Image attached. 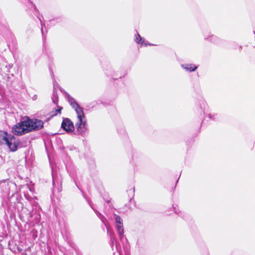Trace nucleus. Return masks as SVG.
<instances>
[{
  "label": "nucleus",
  "mask_w": 255,
  "mask_h": 255,
  "mask_svg": "<svg viewBox=\"0 0 255 255\" xmlns=\"http://www.w3.org/2000/svg\"><path fill=\"white\" fill-rule=\"evenodd\" d=\"M115 216L116 222L117 224V225L123 224L122 220L121 217L119 215H117L116 214L115 215Z\"/></svg>",
  "instance_id": "obj_10"
},
{
  "label": "nucleus",
  "mask_w": 255,
  "mask_h": 255,
  "mask_svg": "<svg viewBox=\"0 0 255 255\" xmlns=\"http://www.w3.org/2000/svg\"><path fill=\"white\" fill-rule=\"evenodd\" d=\"M61 128L67 132H72L75 129L73 122L68 118L63 119Z\"/></svg>",
  "instance_id": "obj_5"
},
{
  "label": "nucleus",
  "mask_w": 255,
  "mask_h": 255,
  "mask_svg": "<svg viewBox=\"0 0 255 255\" xmlns=\"http://www.w3.org/2000/svg\"><path fill=\"white\" fill-rule=\"evenodd\" d=\"M0 142L7 145L10 150L13 152L17 150L20 144L19 140L13 135L3 130H0Z\"/></svg>",
  "instance_id": "obj_1"
},
{
  "label": "nucleus",
  "mask_w": 255,
  "mask_h": 255,
  "mask_svg": "<svg viewBox=\"0 0 255 255\" xmlns=\"http://www.w3.org/2000/svg\"><path fill=\"white\" fill-rule=\"evenodd\" d=\"M78 121L76 123V127L79 133L82 134L87 130L86 121L84 120L85 116L82 108L76 109Z\"/></svg>",
  "instance_id": "obj_2"
},
{
  "label": "nucleus",
  "mask_w": 255,
  "mask_h": 255,
  "mask_svg": "<svg viewBox=\"0 0 255 255\" xmlns=\"http://www.w3.org/2000/svg\"><path fill=\"white\" fill-rule=\"evenodd\" d=\"M72 106L73 108H75V110L76 111V109H78L79 108H81L79 107V105L77 104V103L75 102L71 103Z\"/></svg>",
  "instance_id": "obj_11"
},
{
  "label": "nucleus",
  "mask_w": 255,
  "mask_h": 255,
  "mask_svg": "<svg viewBox=\"0 0 255 255\" xmlns=\"http://www.w3.org/2000/svg\"><path fill=\"white\" fill-rule=\"evenodd\" d=\"M62 109H63V108L62 107L57 106V109H53L50 112V116L52 117L56 116L58 114H61V110Z\"/></svg>",
  "instance_id": "obj_6"
},
{
  "label": "nucleus",
  "mask_w": 255,
  "mask_h": 255,
  "mask_svg": "<svg viewBox=\"0 0 255 255\" xmlns=\"http://www.w3.org/2000/svg\"><path fill=\"white\" fill-rule=\"evenodd\" d=\"M117 229L119 235L122 236L124 232L123 224H118L117 225Z\"/></svg>",
  "instance_id": "obj_8"
},
{
  "label": "nucleus",
  "mask_w": 255,
  "mask_h": 255,
  "mask_svg": "<svg viewBox=\"0 0 255 255\" xmlns=\"http://www.w3.org/2000/svg\"><path fill=\"white\" fill-rule=\"evenodd\" d=\"M184 68L187 71H188L189 72H192L195 71L197 69V67L194 65V64H186L184 66Z\"/></svg>",
  "instance_id": "obj_7"
},
{
  "label": "nucleus",
  "mask_w": 255,
  "mask_h": 255,
  "mask_svg": "<svg viewBox=\"0 0 255 255\" xmlns=\"http://www.w3.org/2000/svg\"><path fill=\"white\" fill-rule=\"evenodd\" d=\"M12 133L15 135L20 136L28 133L26 120L20 121L14 125L11 128Z\"/></svg>",
  "instance_id": "obj_3"
},
{
  "label": "nucleus",
  "mask_w": 255,
  "mask_h": 255,
  "mask_svg": "<svg viewBox=\"0 0 255 255\" xmlns=\"http://www.w3.org/2000/svg\"><path fill=\"white\" fill-rule=\"evenodd\" d=\"M27 126L28 129V132L38 130L43 127V122L42 121L38 119H30L27 118L26 119Z\"/></svg>",
  "instance_id": "obj_4"
},
{
  "label": "nucleus",
  "mask_w": 255,
  "mask_h": 255,
  "mask_svg": "<svg viewBox=\"0 0 255 255\" xmlns=\"http://www.w3.org/2000/svg\"><path fill=\"white\" fill-rule=\"evenodd\" d=\"M135 41L136 43H140L141 44H143L144 40H142V38L141 37L140 35L137 33V34L136 35V38L135 39Z\"/></svg>",
  "instance_id": "obj_9"
}]
</instances>
